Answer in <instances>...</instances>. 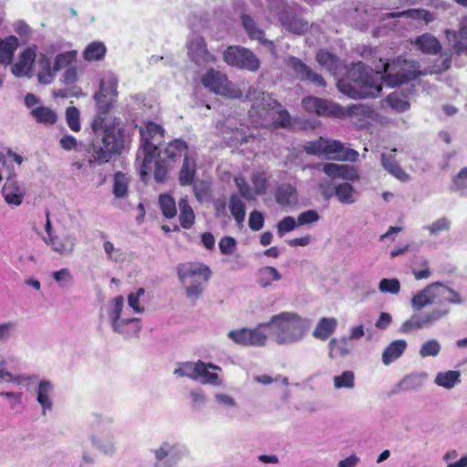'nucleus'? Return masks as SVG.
<instances>
[{"mask_svg": "<svg viewBox=\"0 0 467 467\" xmlns=\"http://www.w3.org/2000/svg\"><path fill=\"white\" fill-rule=\"evenodd\" d=\"M188 53L196 63L215 61L214 56L209 52L206 42L202 36H196L190 41Z\"/></svg>", "mask_w": 467, "mask_h": 467, "instance_id": "nucleus-19", "label": "nucleus"}, {"mask_svg": "<svg viewBox=\"0 0 467 467\" xmlns=\"http://www.w3.org/2000/svg\"><path fill=\"white\" fill-rule=\"evenodd\" d=\"M241 20L246 34L251 39L257 40L260 44L268 47H275L274 42L265 38V31L257 26L255 21L250 16L243 15Z\"/></svg>", "mask_w": 467, "mask_h": 467, "instance_id": "nucleus-22", "label": "nucleus"}, {"mask_svg": "<svg viewBox=\"0 0 467 467\" xmlns=\"http://www.w3.org/2000/svg\"><path fill=\"white\" fill-rule=\"evenodd\" d=\"M437 289L438 282H434L418 292L411 299L412 307L420 310L428 305L438 304Z\"/></svg>", "mask_w": 467, "mask_h": 467, "instance_id": "nucleus-20", "label": "nucleus"}, {"mask_svg": "<svg viewBox=\"0 0 467 467\" xmlns=\"http://www.w3.org/2000/svg\"><path fill=\"white\" fill-rule=\"evenodd\" d=\"M51 390L52 386L49 381H40L37 389V401L42 406L44 414L46 412V410H49L52 407V401L49 399V394Z\"/></svg>", "mask_w": 467, "mask_h": 467, "instance_id": "nucleus-43", "label": "nucleus"}, {"mask_svg": "<svg viewBox=\"0 0 467 467\" xmlns=\"http://www.w3.org/2000/svg\"><path fill=\"white\" fill-rule=\"evenodd\" d=\"M31 115L36 122L45 125H54L57 120V113L50 108L40 106L31 110Z\"/></svg>", "mask_w": 467, "mask_h": 467, "instance_id": "nucleus-37", "label": "nucleus"}, {"mask_svg": "<svg viewBox=\"0 0 467 467\" xmlns=\"http://www.w3.org/2000/svg\"><path fill=\"white\" fill-rule=\"evenodd\" d=\"M426 377L425 373L408 375L400 381V387L405 391L419 389L423 385Z\"/></svg>", "mask_w": 467, "mask_h": 467, "instance_id": "nucleus-44", "label": "nucleus"}, {"mask_svg": "<svg viewBox=\"0 0 467 467\" xmlns=\"http://www.w3.org/2000/svg\"><path fill=\"white\" fill-rule=\"evenodd\" d=\"M381 163L384 169L398 180L401 182L409 181V174L399 165L394 156L382 153Z\"/></svg>", "mask_w": 467, "mask_h": 467, "instance_id": "nucleus-28", "label": "nucleus"}, {"mask_svg": "<svg viewBox=\"0 0 467 467\" xmlns=\"http://www.w3.org/2000/svg\"><path fill=\"white\" fill-rule=\"evenodd\" d=\"M38 67L39 72L37 74V78L39 83L44 85L50 84L55 78L54 67H51V61L47 57L46 54H40L38 57Z\"/></svg>", "mask_w": 467, "mask_h": 467, "instance_id": "nucleus-29", "label": "nucleus"}, {"mask_svg": "<svg viewBox=\"0 0 467 467\" xmlns=\"http://www.w3.org/2000/svg\"><path fill=\"white\" fill-rule=\"evenodd\" d=\"M234 183L238 189V192L244 199L247 201L254 200V191L244 177H235Z\"/></svg>", "mask_w": 467, "mask_h": 467, "instance_id": "nucleus-56", "label": "nucleus"}, {"mask_svg": "<svg viewBox=\"0 0 467 467\" xmlns=\"http://www.w3.org/2000/svg\"><path fill=\"white\" fill-rule=\"evenodd\" d=\"M77 58V51L70 50L57 55L54 63V71H59L62 68L67 67Z\"/></svg>", "mask_w": 467, "mask_h": 467, "instance_id": "nucleus-51", "label": "nucleus"}, {"mask_svg": "<svg viewBox=\"0 0 467 467\" xmlns=\"http://www.w3.org/2000/svg\"><path fill=\"white\" fill-rule=\"evenodd\" d=\"M220 253L223 255L232 254L237 247L236 240L232 236H223L218 244Z\"/></svg>", "mask_w": 467, "mask_h": 467, "instance_id": "nucleus-58", "label": "nucleus"}, {"mask_svg": "<svg viewBox=\"0 0 467 467\" xmlns=\"http://www.w3.org/2000/svg\"><path fill=\"white\" fill-rule=\"evenodd\" d=\"M17 47L18 38L15 36H9L5 39H0V63L10 64Z\"/></svg>", "mask_w": 467, "mask_h": 467, "instance_id": "nucleus-27", "label": "nucleus"}, {"mask_svg": "<svg viewBox=\"0 0 467 467\" xmlns=\"http://www.w3.org/2000/svg\"><path fill=\"white\" fill-rule=\"evenodd\" d=\"M223 61L232 67L249 71H256L260 67V60L249 49L239 47L230 46L223 52Z\"/></svg>", "mask_w": 467, "mask_h": 467, "instance_id": "nucleus-10", "label": "nucleus"}, {"mask_svg": "<svg viewBox=\"0 0 467 467\" xmlns=\"http://www.w3.org/2000/svg\"><path fill=\"white\" fill-rule=\"evenodd\" d=\"M336 327L337 320L335 318L322 317L314 330L313 336L318 339L327 340L334 333Z\"/></svg>", "mask_w": 467, "mask_h": 467, "instance_id": "nucleus-34", "label": "nucleus"}, {"mask_svg": "<svg viewBox=\"0 0 467 467\" xmlns=\"http://www.w3.org/2000/svg\"><path fill=\"white\" fill-rule=\"evenodd\" d=\"M107 53V47L101 41L90 42L83 51V59L88 62L102 60Z\"/></svg>", "mask_w": 467, "mask_h": 467, "instance_id": "nucleus-31", "label": "nucleus"}, {"mask_svg": "<svg viewBox=\"0 0 467 467\" xmlns=\"http://www.w3.org/2000/svg\"><path fill=\"white\" fill-rule=\"evenodd\" d=\"M297 226V221L294 217L285 216L276 225L277 234L282 237L285 234L295 230Z\"/></svg>", "mask_w": 467, "mask_h": 467, "instance_id": "nucleus-57", "label": "nucleus"}, {"mask_svg": "<svg viewBox=\"0 0 467 467\" xmlns=\"http://www.w3.org/2000/svg\"><path fill=\"white\" fill-rule=\"evenodd\" d=\"M36 46L27 47L18 57V60L12 66V73L17 77L32 76V69L36 57Z\"/></svg>", "mask_w": 467, "mask_h": 467, "instance_id": "nucleus-16", "label": "nucleus"}, {"mask_svg": "<svg viewBox=\"0 0 467 467\" xmlns=\"http://www.w3.org/2000/svg\"><path fill=\"white\" fill-rule=\"evenodd\" d=\"M278 328L277 337L279 343H292L301 339L306 331L303 318L295 313L282 312L272 317L270 323ZM264 325H260L263 327Z\"/></svg>", "mask_w": 467, "mask_h": 467, "instance_id": "nucleus-6", "label": "nucleus"}, {"mask_svg": "<svg viewBox=\"0 0 467 467\" xmlns=\"http://www.w3.org/2000/svg\"><path fill=\"white\" fill-rule=\"evenodd\" d=\"M275 202L282 207H290L297 202V193L290 184L279 186L275 194Z\"/></svg>", "mask_w": 467, "mask_h": 467, "instance_id": "nucleus-25", "label": "nucleus"}, {"mask_svg": "<svg viewBox=\"0 0 467 467\" xmlns=\"http://www.w3.org/2000/svg\"><path fill=\"white\" fill-rule=\"evenodd\" d=\"M197 173L196 160L192 155H184L182 165L179 171L178 181L181 186H190L195 181Z\"/></svg>", "mask_w": 467, "mask_h": 467, "instance_id": "nucleus-21", "label": "nucleus"}, {"mask_svg": "<svg viewBox=\"0 0 467 467\" xmlns=\"http://www.w3.org/2000/svg\"><path fill=\"white\" fill-rule=\"evenodd\" d=\"M180 282L185 289V295L192 304L202 296V293L212 277L210 267L200 262L181 263L176 267Z\"/></svg>", "mask_w": 467, "mask_h": 467, "instance_id": "nucleus-3", "label": "nucleus"}, {"mask_svg": "<svg viewBox=\"0 0 467 467\" xmlns=\"http://www.w3.org/2000/svg\"><path fill=\"white\" fill-rule=\"evenodd\" d=\"M229 210L237 224L241 225L245 218V204L237 194L230 197Z\"/></svg>", "mask_w": 467, "mask_h": 467, "instance_id": "nucleus-41", "label": "nucleus"}, {"mask_svg": "<svg viewBox=\"0 0 467 467\" xmlns=\"http://www.w3.org/2000/svg\"><path fill=\"white\" fill-rule=\"evenodd\" d=\"M448 313L449 309L447 308H436L422 316L413 315L410 318L402 323L400 331L402 334H409L412 331L427 327L447 316Z\"/></svg>", "mask_w": 467, "mask_h": 467, "instance_id": "nucleus-12", "label": "nucleus"}, {"mask_svg": "<svg viewBox=\"0 0 467 467\" xmlns=\"http://www.w3.org/2000/svg\"><path fill=\"white\" fill-rule=\"evenodd\" d=\"M302 107L309 113H316L319 116L337 115L339 106L329 102L325 99L307 96L302 99Z\"/></svg>", "mask_w": 467, "mask_h": 467, "instance_id": "nucleus-15", "label": "nucleus"}, {"mask_svg": "<svg viewBox=\"0 0 467 467\" xmlns=\"http://www.w3.org/2000/svg\"><path fill=\"white\" fill-rule=\"evenodd\" d=\"M338 90L354 99L376 98L382 90L381 83L368 73L362 65L348 72V78L337 81Z\"/></svg>", "mask_w": 467, "mask_h": 467, "instance_id": "nucleus-2", "label": "nucleus"}, {"mask_svg": "<svg viewBox=\"0 0 467 467\" xmlns=\"http://www.w3.org/2000/svg\"><path fill=\"white\" fill-rule=\"evenodd\" d=\"M436 291L438 305H442L445 303L461 304L462 302V299L458 292L445 285H442L440 282H438V289Z\"/></svg>", "mask_w": 467, "mask_h": 467, "instance_id": "nucleus-35", "label": "nucleus"}, {"mask_svg": "<svg viewBox=\"0 0 467 467\" xmlns=\"http://www.w3.org/2000/svg\"><path fill=\"white\" fill-rule=\"evenodd\" d=\"M251 181L254 195H264L266 192L268 179L265 171H256L252 174Z\"/></svg>", "mask_w": 467, "mask_h": 467, "instance_id": "nucleus-48", "label": "nucleus"}, {"mask_svg": "<svg viewBox=\"0 0 467 467\" xmlns=\"http://www.w3.org/2000/svg\"><path fill=\"white\" fill-rule=\"evenodd\" d=\"M407 342L404 339L392 341L382 353V362L384 365H389L398 359L406 350Z\"/></svg>", "mask_w": 467, "mask_h": 467, "instance_id": "nucleus-26", "label": "nucleus"}, {"mask_svg": "<svg viewBox=\"0 0 467 467\" xmlns=\"http://www.w3.org/2000/svg\"><path fill=\"white\" fill-rule=\"evenodd\" d=\"M420 75V67L414 61L397 58L385 63L380 77L389 87H398L416 79Z\"/></svg>", "mask_w": 467, "mask_h": 467, "instance_id": "nucleus-7", "label": "nucleus"}, {"mask_svg": "<svg viewBox=\"0 0 467 467\" xmlns=\"http://www.w3.org/2000/svg\"><path fill=\"white\" fill-rule=\"evenodd\" d=\"M286 66L293 70L295 77L302 81L310 83L317 88H325L327 82L322 75L314 71L300 58L291 56L286 60Z\"/></svg>", "mask_w": 467, "mask_h": 467, "instance_id": "nucleus-11", "label": "nucleus"}, {"mask_svg": "<svg viewBox=\"0 0 467 467\" xmlns=\"http://www.w3.org/2000/svg\"><path fill=\"white\" fill-rule=\"evenodd\" d=\"M129 179L121 171H117L114 174L113 180V194L117 198H124L128 194Z\"/></svg>", "mask_w": 467, "mask_h": 467, "instance_id": "nucleus-46", "label": "nucleus"}, {"mask_svg": "<svg viewBox=\"0 0 467 467\" xmlns=\"http://www.w3.org/2000/svg\"><path fill=\"white\" fill-rule=\"evenodd\" d=\"M280 22L282 26L289 32L296 35H302L306 33L309 25L308 22L296 16L295 14L284 12L280 15Z\"/></svg>", "mask_w": 467, "mask_h": 467, "instance_id": "nucleus-23", "label": "nucleus"}, {"mask_svg": "<svg viewBox=\"0 0 467 467\" xmlns=\"http://www.w3.org/2000/svg\"><path fill=\"white\" fill-rule=\"evenodd\" d=\"M5 202L9 205L18 206L23 202L26 191L15 178V174L7 176L2 188Z\"/></svg>", "mask_w": 467, "mask_h": 467, "instance_id": "nucleus-17", "label": "nucleus"}, {"mask_svg": "<svg viewBox=\"0 0 467 467\" xmlns=\"http://www.w3.org/2000/svg\"><path fill=\"white\" fill-rule=\"evenodd\" d=\"M118 81L115 78H109L107 80H101L99 85V90L97 93H102V95H109L111 98H117L118 96Z\"/></svg>", "mask_w": 467, "mask_h": 467, "instance_id": "nucleus-55", "label": "nucleus"}, {"mask_svg": "<svg viewBox=\"0 0 467 467\" xmlns=\"http://www.w3.org/2000/svg\"><path fill=\"white\" fill-rule=\"evenodd\" d=\"M445 36L457 55H467V16L460 22L458 31L446 29Z\"/></svg>", "mask_w": 467, "mask_h": 467, "instance_id": "nucleus-18", "label": "nucleus"}, {"mask_svg": "<svg viewBox=\"0 0 467 467\" xmlns=\"http://www.w3.org/2000/svg\"><path fill=\"white\" fill-rule=\"evenodd\" d=\"M461 372L459 370H448L445 372H439L434 379V382L445 389H451L461 381Z\"/></svg>", "mask_w": 467, "mask_h": 467, "instance_id": "nucleus-38", "label": "nucleus"}, {"mask_svg": "<svg viewBox=\"0 0 467 467\" xmlns=\"http://www.w3.org/2000/svg\"><path fill=\"white\" fill-rule=\"evenodd\" d=\"M354 373L350 370L344 371L340 376L334 377L336 389H352L354 387Z\"/></svg>", "mask_w": 467, "mask_h": 467, "instance_id": "nucleus-53", "label": "nucleus"}, {"mask_svg": "<svg viewBox=\"0 0 467 467\" xmlns=\"http://www.w3.org/2000/svg\"><path fill=\"white\" fill-rule=\"evenodd\" d=\"M451 227V222L446 217L437 219L431 224L428 225L426 229L432 235H437L441 232L448 231Z\"/></svg>", "mask_w": 467, "mask_h": 467, "instance_id": "nucleus-59", "label": "nucleus"}, {"mask_svg": "<svg viewBox=\"0 0 467 467\" xmlns=\"http://www.w3.org/2000/svg\"><path fill=\"white\" fill-rule=\"evenodd\" d=\"M144 293V288L140 287L137 289L136 293H130L128 296V304L136 313H142L144 311V307L140 306L139 303L140 297L142 296Z\"/></svg>", "mask_w": 467, "mask_h": 467, "instance_id": "nucleus-62", "label": "nucleus"}, {"mask_svg": "<svg viewBox=\"0 0 467 467\" xmlns=\"http://www.w3.org/2000/svg\"><path fill=\"white\" fill-rule=\"evenodd\" d=\"M325 143V139L320 137L318 140L307 142L304 148L306 153L320 156L324 155Z\"/></svg>", "mask_w": 467, "mask_h": 467, "instance_id": "nucleus-61", "label": "nucleus"}, {"mask_svg": "<svg viewBox=\"0 0 467 467\" xmlns=\"http://www.w3.org/2000/svg\"><path fill=\"white\" fill-rule=\"evenodd\" d=\"M188 144L182 139H174L158 150L153 160L151 174L156 182L163 183L168 179L170 165L188 154Z\"/></svg>", "mask_w": 467, "mask_h": 467, "instance_id": "nucleus-5", "label": "nucleus"}, {"mask_svg": "<svg viewBox=\"0 0 467 467\" xmlns=\"http://www.w3.org/2000/svg\"><path fill=\"white\" fill-rule=\"evenodd\" d=\"M97 113L90 127L93 138L86 146L88 163L103 164L112 157L120 155L126 145V132L114 120L108 121L107 115L113 109L116 98L96 93L94 95Z\"/></svg>", "mask_w": 467, "mask_h": 467, "instance_id": "nucleus-1", "label": "nucleus"}, {"mask_svg": "<svg viewBox=\"0 0 467 467\" xmlns=\"http://www.w3.org/2000/svg\"><path fill=\"white\" fill-rule=\"evenodd\" d=\"M202 84L211 92L229 98H237L241 96V91L235 88V85L228 80L226 75L211 68L202 77Z\"/></svg>", "mask_w": 467, "mask_h": 467, "instance_id": "nucleus-9", "label": "nucleus"}, {"mask_svg": "<svg viewBox=\"0 0 467 467\" xmlns=\"http://www.w3.org/2000/svg\"><path fill=\"white\" fill-rule=\"evenodd\" d=\"M453 184L462 194L467 193V167L462 169L454 177Z\"/></svg>", "mask_w": 467, "mask_h": 467, "instance_id": "nucleus-64", "label": "nucleus"}, {"mask_svg": "<svg viewBox=\"0 0 467 467\" xmlns=\"http://www.w3.org/2000/svg\"><path fill=\"white\" fill-rule=\"evenodd\" d=\"M317 61L333 74H336L340 67L339 58L327 49H320L317 53Z\"/></svg>", "mask_w": 467, "mask_h": 467, "instance_id": "nucleus-33", "label": "nucleus"}, {"mask_svg": "<svg viewBox=\"0 0 467 467\" xmlns=\"http://www.w3.org/2000/svg\"><path fill=\"white\" fill-rule=\"evenodd\" d=\"M416 44L419 48L426 54L436 55L441 50L440 41L435 36L429 34L418 36Z\"/></svg>", "mask_w": 467, "mask_h": 467, "instance_id": "nucleus-32", "label": "nucleus"}, {"mask_svg": "<svg viewBox=\"0 0 467 467\" xmlns=\"http://www.w3.org/2000/svg\"><path fill=\"white\" fill-rule=\"evenodd\" d=\"M65 115L68 128L74 132L80 131L81 124L79 109L75 106L67 107Z\"/></svg>", "mask_w": 467, "mask_h": 467, "instance_id": "nucleus-49", "label": "nucleus"}, {"mask_svg": "<svg viewBox=\"0 0 467 467\" xmlns=\"http://www.w3.org/2000/svg\"><path fill=\"white\" fill-rule=\"evenodd\" d=\"M183 368L185 369H192L194 375H190L186 373L182 368H176L174 373L176 375H179L181 377H190L195 379L196 377H202L205 379V382L215 384L218 380V375L216 373L210 372L208 369L213 368L214 370H220V367L211 364V363H204L201 360L198 362L192 364V363H185Z\"/></svg>", "mask_w": 467, "mask_h": 467, "instance_id": "nucleus-14", "label": "nucleus"}, {"mask_svg": "<svg viewBox=\"0 0 467 467\" xmlns=\"http://www.w3.org/2000/svg\"><path fill=\"white\" fill-rule=\"evenodd\" d=\"M168 456H170V461L175 463L179 459V451L175 445H170L168 442H164L155 451V457L158 462H161Z\"/></svg>", "mask_w": 467, "mask_h": 467, "instance_id": "nucleus-47", "label": "nucleus"}, {"mask_svg": "<svg viewBox=\"0 0 467 467\" xmlns=\"http://www.w3.org/2000/svg\"><path fill=\"white\" fill-rule=\"evenodd\" d=\"M140 147L143 150V160L140 163V179L147 182L151 175L153 160L164 141V129L153 121H148L145 128L140 129Z\"/></svg>", "mask_w": 467, "mask_h": 467, "instance_id": "nucleus-4", "label": "nucleus"}, {"mask_svg": "<svg viewBox=\"0 0 467 467\" xmlns=\"http://www.w3.org/2000/svg\"><path fill=\"white\" fill-rule=\"evenodd\" d=\"M320 216L315 210H307L300 213L297 217L298 226L314 223L319 220Z\"/></svg>", "mask_w": 467, "mask_h": 467, "instance_id": "nucleus-63", "label": "nucleus"}, {"mask_svg": "<svg viewBox=\"0 0 467 467\" xmlns=\"http://www.w3.org/2000/svg\"><path fill=\"white\" fill-rule=\"evenodd\" d=\"M388 105L399 112H404L409 109L410 103L404 94L392 92L386 99Z\"/></svg>", "mask_w": 467, "mask_h": 467, "instance_id": "nucleus-45", "label": "nucleus"}, {"mask_svg": "<svg viewBox=\"0 0 467 467\" xmlns=\"http://www.w3.org/2000/svg\"><path fill=\"white\" fill-rule=\"evenodd\" d=\"M281 279V275L277 269L274 266H265L259 269L257 276V284L261 287L269 286L273 281H278Z\"/></svg>", "mask_w": 467, "mask_h": 467, "instance_id": "nucleus-39", "label": "nucleus"}, {"mask_svg": "<svg viewBox=\"0 0 467 467\" xmlns=\"http://www.w3.org/2000/svg\"><path fill=\"white\" fill-rule=\"evenodd\" d=\"M379 287L381 292L396 295L400 290V281L396 278H384L380 281Z\"/></svg>", "mask_w": 467, "mask_h": 467, "instance_id": "nucleus-60", "label": "nucleus"}, {"mask_svg": "<svg viewBox=\"0 0 467 467\" xmlns=\"http://www.w3.org/2000/svg\"><path fill=\"white\" fill-rule=\"evenodd\" d=\"M329 356L330 358L341 357L344 358L348 356L352 349V346L349 343V339L347 337H342L340 339L332 338L329 341Z\"/></svg>", "mask_w": 467, "mask_h": 467, "instance_id": "nucleus-36", "label": "nucleus"}, {"mask_svg": "<svg viewBox=\"0 0 467 467\" xmlns=\"http://www.w3.org/2000/svg\"><path fill=\"white\" fill-rule=\"evenodd\" d=\"M228 337L241 346L262 347L265 345L267 336L259 328H241L231 330Z\"/></svg>", "mask_w": 467, "mask_h": 467, "instance_id": "nucleus-13", "label": "nucleus"}, {"mask_svg": "<svg viewBox=\"0 0 467 467\" xmlns=\"http://www.w3.org/2000/svg\"><path fill=\"white\" fill-rule=\"evenodd\" d=\"M195 198L199 202H203L211 196L210 183L203 180L193 181L192 184Z\"/></svg>", "mask_w": 467, "mask_h": 467, "instance_id": "nucleus-50", "label": "nucleus"}, {"mask_svg": "<svg viewBox=\"0 0 467 467\" xmlns=\"http://www.w3.org/2000/svg\"><path fill=\"white\" fill-rule=\"evenodd\" d=\"M353 192L354 189L352 185L348 182L338 184L335 188V194L337 198L343 203H352L354 202Z\"/></svg>", "mask_w": 467, "mask_h": 467, "instance_id": "nucleus-52", "label": "nucleus"}, {"mask_svg": "<svg viewBox=\"0 0 467 467\" xmlns=\"http://www.w3.org/2000/svg\"><path fill=\"white\" fill-rule=\"evenodd\" d=\"M180 214L179 221L183 229H190L195 223V214L187 197L181 198L178 202Z\"/></svg>", "mask_w": 467, "mask_h": 467, "instance_id": "nucleus-30", "label": "nucleus"}, {"mask_svg": "<svg viewBox=\"0 0 467 467\" xmlns=\"http://www.w3.org/2000/svg\"><path fill=\"white\" fill-rule=\"evenodd\" d=\"M441 345L435 339H430L424 342L420 348V355L422 358L436 357L441 351Z\"/></svg>", "mask_w": 467, "mask_h": 467, "instance_id": "nucleus-54", "label": "nucleus"}, {"mask_svg": "<svg viewBox=\"0 0 467 467\" xmlns=\"http://www.w3.org/2000/svg\"><path fill=\"white\" fill-rule=\"evenodd\" d=\"M52 249L60 254H70L74 251V244L69 239H59L57 236H50L45 240Z\"/></svg>", "mask_w": 467, "mask_h": 467, "instance_id": "nucleus-42", "label": "nucleus"}, {"mask_svg": "<svg viewBox=\"0 0 467 467\" xmlns=\"http://www.w3.org/2000/svg\"><path fill=\"white\" fill-rule=\"evenodd\" d=\"M123 296H119L113 299V308L109 314L111 319V326L115 332L123 334L127 337H139L141 329L140 326V319L136 317L121 319V312L123 308Z\"/></svg>", "mask_w": 467, "mask_h": 467, "instance_id": "nucleus-8", "label": "nucleus"}, {"mask_svg": "<svg viewBox=\"0 0 467 467\" xmlns=\"http://www.w3.org/2000/svg\"><path fill=\"white\" fill-rule=\"evenodd\" d=\"M159 206L162 215L167 219H172L177 214L176 202L174 198L169 193L159 195Z\"/></svg>", "mask_w": 467, "mask_h": 467, "instance_id": "nucleus-40", "label": "nucleus"}, {"mask_svg": "<svg viewBox=\"0 0 467 467\" xmlns=\"http://www.w3.org/2000/svg\"><path fill=\"white\" fill-rule=\"evenodd\" d=\"M406 17L412 20H422L429 24L434 20V16L428 10L421 8H412L400 12H390L384 16L386 19Z\"/></svg>", "mask_w": 467, "mask_h": 467, "instance_id": "nucleus-24", "label": "nucleus"}]
</instances>
